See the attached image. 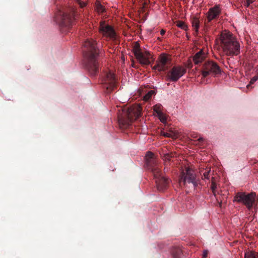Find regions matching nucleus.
<instances>
[{
	"mask_svg": "<svg viewBox=\"0 0 258 258\" xmlns=\"http://www.w3.org/2000/svg\"><path fill=\"white\" fill-rule=\"evenodd\" d=\"M83 56L85 66L92 76H95L98 71V57L99 49L96 41L88 39L83 44Z\"/></svg>",
	"mask_w": 258,
	"mask_h": 258,
	"instance_id": "nucleus-1",
	"label": "nucleus"
},
{
	"mask_svg": "<svg viewBox=\"0 0 258 258\" xmlns=\"http://www.w3.org/2000/svg\"><path fill=\"white\" fill-rule=\"evenodd\" d=\"M145 158L148 169L152 171L156 178L157 189L161 191H164L169 183L170 180L161 175L160 165L152 152H148Z\"/></svg>",
	"mask_w": 258,
	"mask_h": 258,
	"instance_id": "nucleus-2",
	"label": "nucleus"
},
{
	"mask_svg": "<svg viewBox=\"0 0 258 258\" xmlns=\"http://www.w3.org/2000/svg\"><path fill=\"white\" fill-rule=\"evenodd\" d=\"M77 19V12L73 7L62 8L55 13L54 20L61 29L69 30Z\"/></svg>",
	"mask_w": 258,
	"mask_h": 258,
	"instance_id": "nucleus-3",
	"label": "nucleus"
},
{
	"mask_svg": "<svg viewBox=\"0 0 258 258\" xmlns=\"http://www.w3.org/2000/svg\"><path fill=\"white\" fill-rule=\"evenodd\" d=\"M142 109L140 106L135 105L130 108L123 107L118 110L117 114L118 123L120 128L129 126L133 120L139 118L141 115Z\"/></svg>",
	"mask_w": 258,
	"mask_h": 258,
	"instance_id": "nucleus-4",
	"label": "nucleus"
},
{
	"mask_svg": "<svg viewBox=\"0 0 258 258\" xmlns=\"http://www.w3.org/2000/svg\"><path fill=\"white\" fill-rule=\"evenodd\" d=\"M220 41L223 51L226 55L231 56L239 54L240 44L230 32L223 31L221 34Z\"/></svg>",
	"mask_w": 258,
	"mask_h": 258,
	"instance_id": "nucleus-5",
	"label": "nucleus"
},
{
	"mask_svg": "<svg viewBox=\"0 0 258 258\" xmlns=\"http://www.w3.org/2000/svg\"><path fill=\"white\" fill-rule=\"evenodd\" d=\"M183 182L186 187L195 188L198 183L194 171L189 168H186L181 173L180 182Z\"/></svg>",
	"mask_w": 258,
	"mask_h": 258,
	"instance_id": "nucleus-6",
	"label": "nucleus"
},
{
	"mask_svg": "<svg viewBox=\"0 0 258 258\" xmlns=\"http://www.w3.org/2000/svg\"><path fill=\"white\" fill-rule=\"evenodd\" d=\"M255 194L254 192L246 194L245 192H237L234 197L233 201L242 203L248 209H250L255 201Z\"/></svg>",
	"mask_w": 258,
	"mask_h": 258,
	"instance_id": "nucleus-7",
	"label": "nucleus"
},
{
	"mask_svg": "<svg viewBox=\"0 0 258 258\" xmlns=\"http://www.w3.org/2000/svg\"><path fill=\"white\" fill-rule=\"evenodd\" d=\"M134 53L139 62L144 65H148L151 63L150 59L153 56L149 51L142 52L138 44H136L133 48Z\"/></svg>",
	"mask_w": 258,
	"mask_h": 258,
	"instance_id": "nucleus-8",
	"label": "nucleus"
},
{
	"mask_svg": "<svg viewBox=\"0 0 258 258\" xmlns=\"http://www.w3.org/2000/svg\"><path fill=\"white\" fill-rule=\"evenodd\" d=\"M221 70L217 64L212 61L206 62L203 66L202 71V76L203 77H206L210 74L216 75L220 74Z\"/></svg>",
	"mask_w": 258,
	"mask_h": 258,
	"instance_id": "nucleus-9",
	"label": "nucleus"
},
{
	"mask_svg": "<svg viewBox=\"0 0 258 258\" xmlns=\"http://www.w3.org/2000/svg\"><path fill=\"white\" fill-rule=\"evenodd\" d=\"M113 74L109 71L104 73L102 79L104 92L106 95L110 94L113 90Z\"/></svg>",
	"mask_w": 258,
	"mask_h": 258,
	"instance_id": "nucleus-10",
	"label": "nucleus"
},
{
	"mask_svg": "<svg viewBox=\"0 0 258 258\" xmlns=\"http://www.w3.org/2000/svg\"><path fill=\"white\" fill-rule=\"evenodd\" d=\"M186 73V69L181 66L174 67L167 75V79L172 82H176Z\"/></svg>",
	"mask_w": 258,
	"mask_h": 258,
	"instance_id": "nucleus-11",
	"label": "nucleus"
},
{
	"mask_svg": "<svg viewBox=\"0 0 258 258\" xmlns=\"http://www.w3.org/2000/svg\"><path fill=\"white\" fill-rule=\"evenodd\" d=\"M99 31L103 36L107 40L112 39L113 27L108 24L106 23L105 21L100 22Z\"/></svg>",
	"mask_w": 258,
	"mask_h": 258,
	"instance_id": "nucleus-12",
	"label": "nucleus"
},
{
	"mask_svg": "<svg viewBox=\"0 0 258 258\" xmlns=\"http://www.w3.org/2000/svg\"><path fill=\"white\" fill-rule=\"evenodd\" d=\"M170 61L169 57L165 54H162L160 56L157 64L153 67V69L160 72L165 71L168 69V64Z\"/></svg>",
	"mask_w": 258,
	"mask_h": 258,
	"instance_id": "nucleus-13",
	"label": "nucleus"
},
{
	"mask_svg": "<svg viewBox=\"0 0 258 258\" xmlns=\"http://www.w3.org/2000/svg\"><path fill=\"white\" fill-rule=\"evenodd\" d=\"M220 12V9L219 6H215L213 8L210 9L208 13L207 18L210 22L212 20L216 18Z\"/></svg>",
	"mask_w": 258,
	"mask_h": 258,
	"instance_id": "nucleus-14",
	"label": "nucleus"
},
{
	"mask_svg": "<svg viewBox=\"0 0 258 258\" xmlns=\"http://www.w3.org/2000/svg\"><path fill=\"white\" fill-rule=\"evenodd\" d=\"M206 54L203 52L202 50H201L197 52L193 57V61L196 64L201 62L205 58Z\"/></svg>",
	"mask_w": 258,
	"mask_h": 258,
	"instance_id": "nucleus-15",
	"label": "nucleus"
},
{
	"mask_svg": "<svg viewBox=\"0 0 258 258\" xmlns=\"http://www.w3.org/2000/svg\"><path fill=\"white\" fill-rule=\"evenodd\" d=\"M95 9L99 14H102L105 11V9L99 2L95 3Z\"/></svg>",
	"mask_w": 258,
	"mask_h": 258,
	"instance_id": "nucleus-16",
	"label": "nucleus"
},
{
	"mask_svg": "<svg viewBox=\"0 0 258 258\" xmlns=\"http://www.w3.org/2000/svg\"><path fill=\"white\" fill-rule=\"evenodd\" d=\"M162 135L164 137L171 138L173 139L177 138V134L173 132H170L169 133L163 132L162 133Z\"/></svg>",
	"mask_w": 258,
	"mask_h": 258,
	"instance_id": "nucleus-17",
	"label": "nucleus"
},
{
	"mask_svg": "<svg viewBox=\"0 0 258 258\" xmlns=\"http://www.w3.org/2000/svg\"><path fill=\"white\" fill-rule=\"evenodd\" d=\"M245 258H258V255L255 252L251 251L245 253Z\"/></svg>",
	"mask_w": 258,
	"mask_h": 258,
	"instance_id": "nucleus-18",
	"label": "nucleus"
},
{
	"mask_svg": "<svg viewBox=\"0 0 258 258\" xmlns=\"http://www.w3.org/2000/svg\"><path fill=\"white\" fill-rule=\"evenodd\" d=\"M192 25L196 32H198L199 21L197 18H194L192 22Z\"/></svg>",
	"mask_w": 258,
	"mask_h": 258,
	"instance_id": "nucleus-19",
	"label": "nucleus"
},
{
	"mask_svg": "<svg viewBox=\"0 0 258 258\" xmlns=\"http://www.w3.org/2000/svg\"><path fill=\"white\" fill-rule=\"evenodd\" d=\"M154 91L153 90H151L150 91H149L147 94H146L144 97V99L145 100V101H147L148 100H149L151 97L152 96V95L154 94Z\"/></svg>",
	"mask_w": 258,
	"mask_h": 258,
	"instance_id": "nucleus-20",
	"label": "nucleus"
},
{
	"mask_svg": "<svg viewBox=\"0 0 258 258\" xmlns=\"http://www.w3.org/2000/svg\"><path fill=\"white\" fill-rule=\"evenodd\" d=\"M177 26L178 27H179L181 29L184 30H186V29L187 28V25L183 22H182V21L178 22L177 24Z\"/></svg>",
	"mask_w": 258,
	"mask_h": 258,
	"instance_id": "nucleus-21",
	"label": "nucleus"
},
{
	"mask_svg": "<svg viewBox=\"0 0 258 258\" xmlns=\"http://www.w3.org/2000/svg\"><path fill=\"white\" fill-rule=\"evenodd\" d=\"M217 188L216 185L214 182V178H212V184L211 186V188L212 190L213 194L215 196L216 195V189Z\"/></svg>",
	"mask_w": 258,
	"mask_h": 258,
	"instance_id": "nucleus-22",
	"label": "nucleus"
},
{
	"mask_svg": "<svg viewBox=\"0 0 258 258\" xmlns=\"http://www.w3.org/2000/svg\"><path fill=\"white\" fill-rule=\"evenodd\" d=\"M162 106L160 105L157 104L154 106V111L157 114L162 113Z\"/></svg>",
	"mask_w": 258,
	"mask_h": 258,
	"instance_id": "nucleus-23",
	"label": "nucleus"
},
{
	"mask_svg": "<svg viewBox=\"0 0 258 258\" xmlns=\"http://www.w3.org/2000/svg\"><path fill=\"white\" fill-rule=\"evenodd\" d=\"M157 116H158L159 119L161 122L163 123L166 122V118L165 115L163 113V112L160 113L159 114H157Z\"/></svg>",
	"mask_w": 258,
	"mask_h": 258,
	"instance_id": "nucleus-24",
	"label": "nucleus"
},
{
	"mask_svg": "<svg viewBox=\"0 0 258 258\" xmlns=\"http://www.w3.org/2000/svg\"><path fill=\"white\" fill-rule=\"evenodd\" d=\"M211 170H205L203 173V177L204 179H209L210 177V173Z\"/></svg>",
	"mask_w": 258,
	"mask_h": 258,
	"instance_id": "nucleus-25",
	"label": "nucleus"
},
{
	"mask_svg": "<svg viewBox=\"0 0 258 258\" xmlns=\"http://www.w3.org/2000/svg\"><path fill=\"white\" fill-rule=\"evenodd\" d=\"M255 0H243V4L246 7H248L250 4L252 3Z\"/></svg>",
	"mask_w": 258,
	"mask_h": 258,
	"instance_id": "nucleus-26",
	"label": "nucleus"
},
{
	"mask_svg": "<svg viewBox=\"0 0 258 258\" xmlns=\"http://www.w3.org/2000/svg\"><path fill=\"white\" fill-rule=\"evenodd\" d=\"M76 3L81 8L85 7L86 5V4L85 2L81 1V0H76Z\"/></svg>",
	"mask_w": 258,
	"mask_h": 258,
	"instance_id": "nucleus-27",
	"label": "nucleus"
},
{
	"mask_svg": "<svg viewBox=\"0 0 258 258\" xmlns=\"http://www.w3.org/2000/svg\"><path fill=\"white\" fill-rule=\"evenodd\" d=\"M257 79H258V77L257 76L253 77L251 79L249 84L247 85V88H248L250 86V85L253 84L255 81H256L257 80Z\"/></svg>",
	"mask_w": 258,
	"mask_h": 258,
	"instance_id": "nucleus-28",
	"label": "nucleus"
},
{
	"mask_svg": "<svg viewBox=\"0 0 258 258\" xmlns=\"http://www.w3.org/2000/svg\"><path fill=\"white\" fill-rule=\"evenodd\" d=\"M208 253V251L207 250H204L203 253V258H207Z\"/></svg>",
	"mask_w": 258,
	"mask_h": 258,
	"instance_id": "nucleus-29",
	"label": "nucleus"
},
{
	"mask_svg": "<svg viewBox=\"0 0 258 258\" xmlns=\"http://www.w3.org/2000/svg\"><path fill=\"white\" fill-rule=\"evenodd\" d=\"M172 156L169 154H167L165 156V159L166 160H170Z\"/></svg>",
	"mask_w": 258,
	"mask_h": 258,
	"instance_id": "nucleus-30",
	"label": "nucleus"
},
{
	"mask_svg": "<svg viewBox=\"0 0 258 258\" xmlns=\"http://www.w3.org/2000/svg\"><path fill=\"white\" fill-rule=\"evenodd\" d=\"M187 68H191L192 67V63H191V62L190 61V62H189V63L187 64Z\"/></svg>",
	"mask_w": 258,
	"mask_h": 258,
	"instance_id": "nucleus-31",
	"label": "nucleus"
},
{
	"mask_svg": "<svg viewBox=\"0 0 258 258\" xmlns=\"http://www.w3.org/2000/svg\"><path fill=\"white\" fill-rule=\"evenodd\" d=\"M165 31L163 29H162L160 31V33L162 35H164L165 34Z\"/></svg>",
	"mask_w": 258,
	"mask_h": 258,
	"instance_id": "nucleus-32",
	"label": "nucleus"
},
{
	"mask_svg": "<svg viewBox=\"0 0 258 258\" xmlns=\"http://www.w3.org/2000/svg\"><path fill=\"white\" fill-rule=\"evenodd\" d=\"M203 140V139L202 138H200L198 139L199 141H201V140Z\"/></svg>",
	"mask_w": 258,
	"mask_h": 258,
	"instance_id": "nucleus-33",
	"label": "nucleus"
},
{
	"mask_svg": "<svg viewBox=\"0 0 258 258\" xmlns=\"http://www.w3.org/2000/svg\"><path fill=\"white\" fill-rule=\"evenodd\" d=\"M164 170H165V171H168V169L166 168H165Z\"/></svg>",
	"mask_w": 258,
	"mask_h": 258,
	"instance_id": "nucleus-34",
	"label": "nucleus"
},
{
	"mask_svg": "<svg viewBox=\"0 0 258 258\" xmlns=\"http://www.w3.org/2000/svg\"><path fill=\"white\" fill-rule=\"evenodd\" d=\"M113 33H114V39L115 38V31L114 30L113 31Z\"/></svg>",
	"mask_w": 258,
	"mask_h": 258,
	"instance_id": "nucleus-35",
	"label": "nucleus"
}]
</instances>
